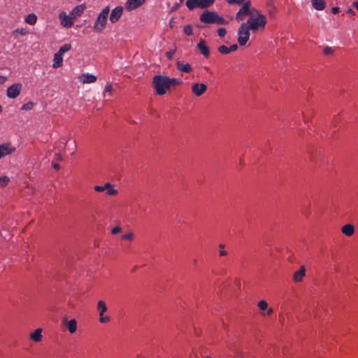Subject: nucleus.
Wrapping results in <instances>:
<instances>
[{
    "mask_svg": "<svg viewBox=\"0 0 358 358\" xmlns=\"http://www.w3.org/2000/svg\"><path fill=\"white\" fill-rule=\"evenodd\" d=\"M103 187H105V190H106V189H110V187H111L110 183H109V182H106V183L103 185Z\"/></svg>",
    "mask_w": 358,
    "mask_h": 358,
    "instance_id": "603ef678",
    "label": "nucleus"
},
{
    "mask_svg": "<svg viewBox=\"0 0 358 358\" xmlns=\"http://www.w3.org/2000/svg\"><path fill=\"white\" fill-rule=\"evenodd\" d=\"M63 64V55L56 52L54 55L53 59V68L57 69L62 66Z\"/></svg>",
    "mask_w": 358,
    "mask_h": 358,
    "instance_id": "5701e85b",
    "label": "nucleus"
},
{
    "mask_svg": "<svg viewBox=\"0 0 358 358\" xmlns=\"http://www.w3.org/2000/svg\"><path fill=\"white\" fill-rule=\"evenodd\" d=\"M175 52H176V50H169V51L166 52V57L169 60H171Z\"/></svg>",
    "mask_w": 358,
    "mask_h": 358,
    "instance_id": "ea45409f",
    "label": "nucleus"
},
{
    "mask_svg": "<svg viewBox=\"0 0 358 358\" xmlns=\"http://www.w3.org/2000/svg\"><path fill=\"white\" fill-rule=\"evenodd\" d=\"M341 231L343 234L350 236L354 234L355 227L350 224H347L342 227Z\"/></svg>",
    "mask_w": 358,
    "mask_h": 358,
    "instance_id": "b1692460",
    "label": "nucleus"
},
{
    "mask_svg": "<svg viewBox=\"0 0 358 358\" xmlns=\"http://www.w3.org/2000/svg\"><path fill=\"white\" fill-rule=\"evenodd\" d=\"M7 80V77L5 76H0V84H3Z\"/></svg>",
    "mask_w": 358,
    "mask_h": 358,
    "instance_id": "49530a36",
    "label": "nucleus"
},
{
    "mask_svg": "<svg viewBox=\"0 0 358 358\" xmlns=\"http://www.w3.org/2000/svg\"><path fill=\"white\" fill-rule=\"evenodd\" d=\"M52 166L55 170H59L60 169V166L58 164H52Z\"/></svg>",
    "mask_w": 358,
    "mask_h": 358,
    "instance_id": "5fc2aeb1",
    "label": "nucleus"
},
{
    "mask_svg": "<svg viewBox=\"0 0 358 358\" xmlns=\"http://www.w3.org/2000/svg\"><path fill=\"white\" fill-rule=\"evenodd\" d=\"M107 306L106 303L100 300L97 303V310L99 311V322L101 323H107L110 321V317L107 315H104V313L107 311Z\"/></svg>",
    "mask_w": 358,
    "mask_h": 358,
    "instance_id": "423d86ee",
    "label": "nucleus"
},
{
    "mask_svg": "<svg viewBox=\"0 0 358 358\" xmlns=\"http://www.w3.org/2000/svg\"><path fill=\"white\" fill-rule=\"evenodd\" d=\"M241 358H243V357H241Z\"/></svg>",
    "mask_w": 358,
    "mask_h": 358,
    "instance_id": "bf43d9fd",
    "label": "nucleus"
},
{
    "mask_svg": "<svg viewBox=\"0 0 358 358\" xmlns=\"http://www.w3.org/2000/svg\"><path fill=\"white\" fill-rule=\"evenodd\" d=\"M238 49V45L234 44L229 48V52L236 51Z\"/></svg>",
    "mask_w": 358,
    "mask_h": 358,
    "instance_id": "a18cd8bd",
    "label": "nucleus"
},
{
    "mask_svg": "<svg viewBox=\"0 0 358 358\" xmlns=\"http://www.w3.org/2000/svg\"><path fill=\"white\" fill-rule=\"evenodd\" d=\"M123 13V7L122 6H117L114 9L112 10L110 15V21L112 23L117 22L120 18L121 17Z\"/></svg>",
    "mask_w": 358,
    "mask_h": 358,
    "instance_id": "f8f14e48",
    "label": "nucleus"
},
{
    "mask_svg": "<svg viewBox=\"0 0 358 358\" xmlns=\"http://www.w3.org/2000/svg\"><path fill=\"white\" fill-rule=\"evenodd\" d=\"M117 193V191L112 187L108 189L107 194L108 195H115Z\"/></svg>",
    "mask_w": 358,
    "mask_h": 358,
    "instance_id": "37998d69",
    "label": "nucleus"
},
{
    "mask_svg": "<svg viewBox=\"0 0 358 358\" xmlns=\"http://www.w3.org/2000/svg\"><path fill=\"white\" fill-rule=\"evenodd\" d=\"M197 48L199 50L200 52L206 57L208 58L210 55V52L208 48L206 45V42L204 40H201L197 44Z\"/></svg>",
    "mask_w": 358,
    "mask_h": 358,
    "instance_id": "f3484780",
    "label": "nucleus"
},
{
    "mask_svg": "<svg viewBox=\"0 0 358 358\" xmlns=\"http://www.w3.org/2000/svg\"><path fill=\"white\" fill-rule=\"evenodd\" d=\"M94 190L96 192H103L105 190V187L103 186L96 185L94 187Z\"/></svg>",
    "mask_w": 358,
    "mask_h": 358,
    "instance_id": "c03bdc74",
    "label": "nucleus"
},
{
    "mask_svg": "<svg viewBox=\"0 0 358 358\" xmlns=\"http://www.w3.org/2000/svg\"><path fill=\"white\" fill-rule=\"evenodd\" d=\"M208 358H210V357H208Z\"/></svg>",
    "mask_w": 358,
    "mask_h": 358,
    "instance_id": "052dcab7",
    "label": "nucleus"
},
{
    "mask_svg": "<svg viewBox=\"0 0 358 358\" xmlns=\"http://www.w3.org/2000/svg\"><path fill=\"white\" fill-rule=\"evenodd\" d=\"M63 323L66 326L69 331L71 334H74L77 329V322L75 319H72L70 321H67V317L65 316L63 318Z\"/></svg>",
    "mask_w": 358,
    "mask_h": 358,
    "instance_id": "4468645a",
    "label": "nucleus"
},
{
    "mask_svg": "<svg viewBox=\"0 0 358 358\" xmlns=\"http://www.w3.org/2000/svg\"><path fill=\"white\" fill-rule=\"evenodd\" d=\"M340 10V8L338 7H333L331 8V13L334 14H337Z\"/></svg>",
    "mask_w": 358,
    "mask_h": 358,
    "instance_id": "de8ad7c7",
    "label": "nucleus"
},
{
    "mask_svg": "<svg viewBox=\"0 0 358 358\" xmlns=\"http://www.w3.org/2000/svg\"><path fill=\"white\" fill-rule=\"evenodd\" d=\"M176 67L179 71L183 73H188L192 71V68L189 64H184L183 62L180 61H178L176 62Z\"/></svg>",
    "mask_w": 358,
    "mask_h": 358,
    "instance_id": "6ab92c4d",
    "label": "nucleus"
},
{
    "mask_svg": "<svg viewBox=\"0 0 358 358\" xmlns=\"http://www.w3.org/2000/svg\"><path fill=\"white\" fill-rule=\"evenodd\" d=\"M184 32L185 34H187V36H190L192 34V27L191 25L188 24V25H186L185 27H184Z\"/></svg>",
    "mask_w": 358,
    "mask_h": 358,
    "instance_id": "e433bc0d",
    "label": "nucleus"
},
{
    "mask_svg": "<svg viewBox=\"0 0 358 358\" xmlns=\"http://www.w3.org/2000/svg\"><path fill=\"white\" fill-rule=\"evenodd\" d=\"M216 13L215 11L206 10L200 15L199 19L203 23H215Z\"/></svg>",
    "mask_w": 358,
    "mask_h": 358,
    "instance_id": "1a4fd4ad",
    "label": "nucleus"
},
{
    "mask_svg": "<svg viewBox=\"0 0 358 358\" xmlns=\"http://www.w3.org/2000/svg\"><path fill=\"white\" fill-rule=\"evenodd\" d=\"M229 3H237V4H241L242 1L240 0H229Z\"/></svg>",
    "mask_w": 358,
    "mask_h": 358,
    "instance_id": "09e8293b",
    "label": "nucleus"
},
{
    "mask_svg": "<svg viewBox=\"0 0 358 358\" xmlns=\"http://www.w3.org/2000/svg\"><path fill=\"white\" fill-rule=\"evenodd\" d=\"M22 88V85L20 83H14L8 87L6 95L10 99L16 98L20 93Z\"/></svg>",
    "mask_w": 358,
    "mask_h": 358,
    "instance_id": "0eeeda50",
    "label": "nucleus"
},
{
    "mask_svg": "<svg viewBox=\"0 0 358 358\" xmlns=\"http://www.w3.org/2000/svg\"><path fill=\"white\" fill-rule=\"evenodd\" d=\"M134 234L132 232H129V233L124 234L122 236V238L132 241L134 239Z\"/></svg>",
    "mask_w": 358,
    "mask_h": 358,
    "instance_id": "4c0bfd02",
    "label": "nucleus"
},
{
    "mask_svg": "<svg viewBox=\"0 0 358 358\" xmlns=\"http://www.w3.org/2000/svg\"><path fill=\"white\" fill-rule=\"evenodd\" d=\"M336 50L334 47L326 46L323 50V54L327 56L332 55Z\"/></svg>",
    "mask_w": 358,
    "mask_h": 358,
    "instance_id": "c85d7f7f",
    "label": "nucleus"
},
{
    "mask_svg": "<svg viewBox=\"0 0 358 358\" xmlns=\"http://www.w3.org/2000/svg\"><path fill=\"white\" fill-rule=\"evenodd\" d=\"M354 6L358 10V1L354 3Z\"/></svg>",
    "mask_w": 358,
    "mask_h": 358,
    "instance_id": "4d7b16f0",
    "label": "nucleus"
},
{
    "mask_svg": "<svg viewBox=\"0 0 358 358\" xmlns=\"http://www.w3.org/2000/svg\"><path fill=\"white\" fill-rule=\"evenodd\" d=\"M9 182V178L7 176H1L0 178V185L1 187L6 186Z\"/></svg>",
    "mask_w": 358,
    "mask_h": 358,
    "instance_id": "c9c22d12",
    "label": "nucleus"
},
{
    "mask_svg": "<svg viewBox=\"0 0 358 358\" xmlns=\"http://www.w3.org/2000/svg\"><path fill=\"white\" fill-rule=\"evenodd\" d=\"M253 13L254 15H257V17H258V14H262V13H260V11H259L258 10H255V9H253V10L250 12V13Z\"/></svg>",
    "mask_w": 358,
    "mask_h": 358,
    "instance_id": "8fccbe9b",
    "label": "nucleus"
},
{
    "mask_svg": "<svg viewBox=\"0 0 358 358\" xmlns=\"http://www.w3.org/2000/svg\"><path fill=\"white\" fill-rule=\"evenodd\" d=\"M306 275V268L303 266H301L299 270L294 273L293 279L294 282H299L302 281Z\"/></svg>",
    "mask_w": 358,
    "mask_h": 358,
    "instance_id": "a211bd4d",
    "label": "nucleus"
},
{
    "mask_svg": "<svg viewBox=\"0 0 358 358\" xmlns=\"http://www.w3.org/2000/svg\"><path fill=\"white\" fill-rule=\"evenodd\" d=\"M15 148L10 143L0 145V159L15 152Z\"/></svg>",
    "mask_w": 358,
    "mask_h": 358,
    "instance_id": "ddd939ff",
    "label": "nucleus"
},
{
    "mask_svg": "<svg viewBox=\"0 0 358 358\" xmlns=\"http://www.w3.org/2000/svg\"><path fill=\"white\" fill-rule=\"evenodd\" d=\"M347 13H349V14H352L353 15L355 13V11L352 9V8H349L348 10H347Z\"/></svg>",
    "mask_w": 358,
    "mask_h": 358,
    "instance_id": "6e6d98bb",
    "label": "nucleus"
},
{
    "mask_svg": "<svg viewBox=\"0 0 358 358\" xmlns=\"http://www.w3.org/2000/svg\"><path fill=\"white\" fill-rule=\"evenodd\" d=\"M268 15L271 17H273L276 13V8L273 5H270L268 8Z\"/></svg>",
    "mask_w": 358,
    "mask_h": 358,
    "instance_id": "72a5a7b5",
    "label": "nucleus"
},
{
    "mask_svg": "<svg viewBox=\"0 0 358 358\" xmlns=\"http://www.w3.org/2000/svg\"><path fill=\"white\" fill-rule=\"evenodd\" d=\"M227 33V30L224 27H220L217 29V34L220 37H224Z\"/></svg>",
    "mask_w": 358,
    "mask_h": 358,
    "instance_id": "58836bf2",
    "label": "nucleus"
},
{
    "mask_svg": "<svg viewBox=\"0 0 358 358\" xmlns=\"http://www.w3.org/2000/svg\"><path fill=\"white\" fill-rule=\"evenodd\" d=\"M59 18L61 22V24L64 27L69 28L73 25V17L72 16L67 15L65 12H62Z\"/></svg>",
    "mask_w": 358,
    "mask_h": 358,
    "instance_id": "9b49d317",
    "label": "nucleus"
},
{
    "mask_svg": "<svg viewBox=\"0 0 358 358\" xmlns=\"http://www.w3.org/2000/svg\"><path fill=\"white\" fill-rule=\"evenodd\" d=\"M219 248H220V250H219V255L220 257H224V256H227V252L226 250H224V244H220L219 245Z\"/></svg>",
    "mask_w": 358,
    "mask_h": 358,
    "instance_id": "f704fd0d",
    "label": "nucleus"
},
{
    "mask_svg": "<svg viewBox=\"0 0 358 358\" xmlns=\"http://www.w3.org/2000/svg\"><path fill=\"white\" fill-rule=\"evenodd\" d=\"M250 1L248 0L246 2H245L243 4L242 7L239 9L238 13H236V19L238 21L243 20L245 16L250 14Z\"/></svg>",
    "mask_w": 358,
    "mask_h": 358,
    "instance_id": "6e6552de",
    "label": "nucleus"
},
{
    "mask_svg": "<svg viewBox=\"0 0 358 358\" xmlns=\"http://www.w3.org/2000/svg\"><path fill=\"white\" fill-rule=\"evenodd\" d=\"M112 91H113L112 85L111 84L106 85L105 87V92H108V93H109V94H110L112 93Z\"/></svg>",
    "mask_w": 358,
    "mask_h": 358,
    "instance_id": "a19ab883",
    "label": "nucleus"
},
{
    "mask_svg": "<svg viewBox=\"0 0 358 358\" xmlns=\"http://www.w3.org/2000/svg\"><path fill=\"white\" fill-rule=\"evenodd\" d=\"M85 9V5H78L77 6H76L71 11V15L73 17V18H76L78 16H80L81 14L84 12Z\"/></svg>",
    "mask_w": 358,
    "mask_h": 358,
    "instance_id": "4be33fe9",
    "label": "nucleus"
},
{
    "mask_svg": "<svg viewBox=\"0 0 358 358\" xmlns=\"http://www.w3.org/2000/svg\"><path fill=\"white\" fill-rule=\"evenodd\" d=\"M168 82L169 87H171V86L180 85L182 83V80L180 78H170L168 77Z\"/></svg>",
    "mask_w": 358,
    "mask_h": 358,
    "instance_id": "cd10ccee",
    "label": "nucleus"
},
{
    "mask_svg": "<svg viewBox=\"0 0 358 358\" xmlns=\"http://www.w3.org/2000/svg\"><path fill=\"white\" fill-rule=\"evenodd\" d=\"M154 88L159 95H163L166 93V90L170 88L168 77L162 75L155 76L152 80Z\"/></svg>",
    "mask_w": 358,
    "mask_h": 358,
    "instance_id": "f257e3e1",
    "label": "nucleus"
},
{
    "mask_svg": "<svg viewBox=\"0 0 358 358\" xmlns=\"http://www.w3.org/2000/svg\"><path fill=\"white\" fill-rule=\"evenodd\" d=\"M258 307L262 310H265L268 308V303L265 300H261L258 302Z\"/></svg>",
    "mask_w": 358,
    "mask_h": 358,
    "instance_id": "2f4dec72",
    "label": "nucleus"
},
{
    "mask_svg": "<svg viewBox=\"0 0 358 358\" xmlns=\"http://www.w3.org/2000/svg\"><path fill=\"white\" fill-rule=\"evenodd\" d=\"M25 22L29 24H31V25H34L36 23V21H37V17L35 14L34 13H31V14H29L26 17H25V20H24Z\"/></svg>",
    "mask_w": 358,
    "mask_h": 358,
    "instance_id": "393cba45",
    "label": "nucleus"
},
{
    "mask_svg": "<svg viewBox=\"0 0 358 358\" xmlns=\"http://www.w3.org/2000/svg\"><path fill=\"white\" fill-rule=\"evenodd\" d=\"M145 0H128L125 3V8L132 10L141 6Z\"/></svg>",
    "mask_w": 358,
    "mask_h": 358,
    "instance_id": "2eb2a0df",
    "label": "nucleus"
},
{
    "mask_svg": "<svg viewBox=\"0 0 358 358\" xmlns=\"http://www.w3.org/2000/svg\"><path fill=\"white\" fill-rule=\"evenodd\" d=\"M16 34H19L21 36H25L28 34V31L27 29H16L13 31V35H15Z\"/></svg>",
    "mask_w": 358,
    "mask_h": 358,
    "instance_id": "c756f323",
    "label": "nucleus"
},
{
    "mask_svg": "<svg viewBox=\"0 0 358 358\" xmlns=\"http://www.w3.org/2000/svg\"><path fill=\"white\" fill-rule=\"evenodd\" d=\"M79 80L83 83H93L96 82V77L89 73H84L79 76Z\"/></svg>",
    "mask_w": 358,
    "mask_h": 358,
    "instance_id": "dca6fc26",
    "label": "nucleus"
},
{
    "mask_svg": "<svg viewBox=\"0 0 358 358\" xmlns=\"http://www.w3.org/2000/svg\"><path fill=\"white\" fill-rule=\"evenodd\" d=\"M215 0H187L186 6L189 10L195 8H206L212 6Z\"/></svg>",
    "mask_w": 358,
    "mask_h": 358,
    "instance_id": "39448f33",
    "label": "nucleus"
},
{
    "mask_svg": "<svg viewBox=\"0 0 358 358\" xmlns=\"http://www.w3.org/2000/svg\"><path fill=\"white\" fill-rule=\"evenodd\" d=\"M250 31L247 24L242 23L241 24L238 30V43L240 45L243 46L247 43L250 35Z\"/></svg>",
    "mask_w": 358,
    "mask_h": 358,
    "instance_id": "20e7f679",
    "label": "nucleus"
},
{
    "mask_svg": "<svg viewBox=\"0 0 358 358\" xmlns=\"http://www.w3.org/2000/svg\"><path fill=\"white\" fill-rule=\"evenodd\" d=\"M55 156H56V159H57V160H59V161H62V155H61V154H59V153H57V154L55 155Z\"/></svg>",
    "mask_w": 358,
    "mask_h": 358,
    "instance_id": "3c124183",
    "label": "nucleus"
},
{
    "mask_svg": "<svg viewBox=\"0 0 358 358\" xmlns=\"http://www.w3.org/2000/svg\"><path fill=\"white\" fill-rule=\"evenodd\" d=\"M246 24L252 31H255L259 29H264L266 24V16L263 14H258L257 17H250Z\"/></svg>",
    "mask_w": 358,
    "mask_h": 358,
    "instance_id": "7ed1b4c3",
    "label": "nucleus"
},
{
    "mask_svg": "<svg viewBox=\"0 0 358 358\" xmlns=\"http://www.w3.org/2000/svg\"><path fill=\"white\" fill-rule=\"evenodd\" d=\"M207 88L204 83H195L192 85V92L196 96H201L206 92Z\"/></svg>",
    "mask_w": 358,
    "mask_h": 358,
    "instance_id": "9d476101",
    "label": "nucleus"
},
{
    "mask_svg": "<svg viewBox=\"0 0 358 358\" xmlns=\"http://www.w3.org/2000/svg\"><path fill=\"white\" fill-rule=\"evenodd\" d=\"M179 1H180V3H182V1H183L184 0H179Z\"/></svg>",
    "mask_w": 358,
    "mask_h": 358,
    "instance_id": "13d9d810",
    "label": "nucleus"
},
{
    "mask_svg": "<svg viewBox=\"0 0 358 358\" xmlns=\"http://www.w3.org/2000/svg\"><path fill=\"white\" fill-rule=\"evenodd\" d=\"M311 4L317 10H323L326 7L324 0H311Z\"/></svg>",
    "mask_w": 358,
    "mask_h": 358,
    "instance_id": "412c9836",
    "label": "nucleus"
},
{
    "mask_svg": "<svg viewBox=\"0 0 358 358\" xmlns=\"http://www.w3.org/2000/svg\"><path fill=\"white\" fill-rule=\"evenodd\" d=\"M109 11V6H106L98 15L93 27L95 31L100 33L106 28Z\"/></svg>",
    "mask_w": 358,
    "mask_h": 358,
    "instance_id": "f03ea898",
    "label": "nucleus"
},
{
    "mask_svg": "<svg viewBox=\"0 0 358 358\" xmlns=\"http://www.w3.org/2000/svg\"><path fill=\"white\" fill-rule=\"evenodd\" d=\"M218 51L219 52L222 53V54H224V55H227V54H229L230 52H229V48L222 45H220L219 48H218Z\"/></svg>",
    "mask_w": 358,
    "mask_h": 358,
    "instance_id": "473e14b6",
    "label": "nucleus"
},
{
    "mask_svg": "<svg viewBox=\"0 0 358 358\" xmlns=\"http://www.w3.org/2000/svg\"><path fill=\"white\" fill-rule=\"evenodd\" d=\"M42 329L38 328L30 334V338L34 342H40L42 340Z\"/></svg>",
    "mask_w": 358,
    "mask_h": 358,
    "instance_id": "aec40b11",
    "label": "nucleus"
},
{
    "mask_svg": "<svg viewBox=\"0 0 358 358\" xmlns=\"http://www.w3.org/2000/svg\"><path fill=\"white\" fill-rule=\"evenodd\" d=\"M121 231H122V228L120 227L117 226L112 229L111 233L113 234H116L117 233H120Z\"/></svg>",
    "mask_w": 358,
    "mask_h": 358,
    "instance_id": "79ce46f5",
    "label": "nucleus"
},
{
    "mask_svg": "<svg viewBox=\"0 0 358 358\" xmlns=\"http://www.w3.org/2000/svg\"><path fill=\"white\" fill-rule=\"evenodd\" d=\"M273 308H268L267 312H266V315H271L273 314Z\"/></svg>",
    "mask_w": 358,
    "mask_h": 358,
    "instance_id": "864d4df0",
    "label": "nucleus"
},
{
    "mask_svg": "<svg viewBox=\"0 0 358 358\" xmlns=\"http://www.w3.org/2000/svg\"><path fill=\"white\" fill-rule=\"evenodd\" d=\"M34 103L33 102L29 101V102L24 103L22 106L21 109L23 110H29L34 108Z\"/></svg>",
    "mask_w": 358,
    "mask_h": 358,
    "instance_id": "7c9ffc66",
    "label": "nucleus"
},
{
    "mask_svg": "<svg viewBox=\"0 0 358 358\" xmlns=\"http://www.w3.org/2000/svg\"><path fill=\"white\" fill-rule=\"evenodd\" d=\"M71 49V45L69 43H65L59 48L57 53L63 55L65 52H68Z\"/></svg>",
    "mask_w": 358,
    "mask_h": 358,
    "instance_id": "a878e982",
    "label": "nucleus"
},
{
    "mask_svg": "<svg viewBox=\"0 0 358 358\" xmlns=\"http://www.w3.org/2000/svg\"><path fill=\"white\" fill-rule=\"evenodd\" d=\"M215 23L220 25H226L229 22L222 17L220 16L217 13H216Z\"/></svg>",
    "mask_w": 358,
    "mask_h": 358,
    "instance_id": "bb28decb",
    "label": "nucleus"
}]
</instances>
